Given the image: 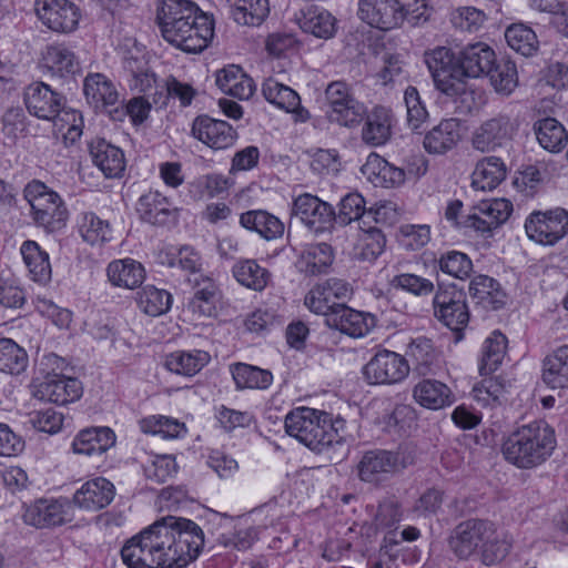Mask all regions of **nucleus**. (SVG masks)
Masks as SVG:
<instances>
[{
  "label": "nucleus",
  "mask_w": 568,
  "mask_h": 568,
  "mask_svg": "<svg viewBox=\"0 0 568 568\" xmlns=\"http://www.w3.org/2000/svg\"><path fill=\"white\" fill-rule=\"evenodd\" d=\"M70 508L68 499H39L26 509L23 520L37 528L60 526L70 520Z\"/></svg>",
  "instance_id": "obj_20"
},
{
  "label": "nucleus",
  "mask_w": 568,
  "mask_h": 568,
  "mask_svg": "<svg viewBox=\"0 0 568 568\" xmlns=\"http://www.w3.org/2000/svg\"><path fill=\"white\" fill-rule=\"evenodd\" d=\"M178 471L175 459L171 455L156 456L144 467V475L148 480L154 484H163L173 477Z\"/></svg>",
  "instance_id": "obj_60"
},
{
  "label": "nucleus",
  "mask_w": 568,
  "mask_h": 568,
  "mask_svg": "<svg viewBox=\"0 0 568 568\" xmlns=\"http://www.w3.org/2000/svg\"><path fill=\"white\" fill-rule=\"evenodd\" d=\"M409 373L406 358L395 352H377L364 366L365 379L373 385H390L402 382Z\"/></svg>",
  "instance_id": "obj_13"
},
{
  "label": "nucleus",
  "mask_w": 568,
  "mask_h": 568,
  "mask_svg": "<svg viewBox=\"0 0 568 568\" xmlns=\"http://www.w3.org/2000/svg\"><path fill=\"white\" fill-rule=\"evenodd\" d=\"M334 261L333 247L327 243H317L307 246L302 253L300 271L310 276L326 273Z\"/></svg>",
  "instance_id": "obj_43"
},
{
  "label": "nucleus",
  "mask_w": 568,
  "mask_h": 568,
  "mask_svg": "<svg viewBox=\"0 0 568 568\" xmlns=\"http://www.w3.org/2000/svg\"><path fill=\"white\" fill-rule=\"evenodd\" d=\"M20 251L31 278L40 284L48 283L51 280L49 254L34 241H26Z\"/></svg>",
  "instance_id": "obj_42"
},
{
  "label": "nucleus",
  "mask_w": 568,
  "mask_h": 568,
  "mask_svg": "<svg viewBox=\"0 0 568 568\" xmlns=\"http://www.w3.org/2000/svg\"><path fill=\"white\" fill-rule=\"evenodd\" d=\"M34 222L49 232L62 229L68 219V210L60 195L44 183L33 180L24 187Z\"/></svg>",
  "instance_id": "obj_8"
},
{
  "label": "nucleus",
  "mask_w": 568,
  "mask_h": 568,
  "mask_svg": "<svg viewBox=\"0 0 568 568\" xmlns=\"http://www.w3.org/2000/svg\"><path fill=\"white\" fill-rule=\"evenodd\" d=\"M232 273L241 285L256 292L263 291L271 280V273L260 266L255 260L236 262L233 265Z\"/></svg>",
  "instance_id": "obj_47"
},
{
  "label": "nucleus",
  "mask_w": 568,
  "mask_h": 568,
  "mask_svg": "<svg viewBox=\"0 0 568 568\" xmlns=\"http://www.w3.org/2000/svg\"><path fill=\"white\" fill-rule=\"evenodd\" d=\"M325 95L331 105V118L341 125L353 128L366 115V106L354 98L351 87L344 81L331 82Z\"/></svg>",
  "instance_id": "obj_12"
},
{
  "label": "nucleus",
  "mask_w": 568,
  "mask_h": 568,
  "mask_svg": "<svg viewBox=\"0 0 568 568\" xmlns=\"http://www.w3.org/2000/svg\"><path fill=\"white\" fill-rule=\"evenodd\" d=\"M358 18L373 28L392 30L407 22L410 27L419 26L429 19L425 0H359Z\"/></svg>",
  "instance_id": "obj_7"
},
{
  "label": "nucleus",
  "mask_w": 568,
  "mask_h": 568,
  "mask_svg": "<svg viewBox=\"0 0 568 568\" xmlns=\"http://www.w3.org/2000/svg\"><path fill=\"white\" fill-rule=\"evenodd\" d=\"M90 154L94 165L105 178H119L125 169L122 150L103 139H98L90 144Z\"/></svg>",
  "instance_id": "obj_30"
},
{
  "label": "nucleus",
  "mask_w": 568,
  "mask_h": 568,
  "mask_svg": "<svg viewBox=\"0 0 568 568\" xmlns=\"http://www.w3.org/2000/svg\"><path fill=\"white\" fill-rule=\"evenodd\" d=\"M28 354L11 338H0V372L19 375L28 366Z\"/></svg>",
  "instance_id": "obj_51"
},
{
  "label": "nucleus",
  "mask_w": 568,
  "mask_h": 568,
  "mask_svg": "<svg viewBox=\"0 0 568 568\" xmlns=\"http://www.w3.org/2000/svg\"><path fill=\"white\" fill-rule=\"evenodd\" d=\"M505 38L513 50L525 57H531L538 49L536 33L525 24L518 23L508 27Z\"/></svg>",
  "instance_id": "obj_54"
},
{
  "label": "nucleus",
  "mask_w": 568,
  "mask_h": 568,
  "mask_svg": "<svg viewBox=\"0 0 568 568\" xmlns=\"http://www.w3.org/2000/svg\"><path fill=\"white\" fill-rule=\"evenodd\" d=\"M240 224L246 230L256 232L267 241L278 239L284 233V223L277 216L264 210H252L242 213Z\"/></svg>",
  "instance_id": "obj_36"
},
{
  "label": "nucleus",
  "mask_w": 568,
  "mask_h": 568,
  "mask_svg": "<svg viewBox=\"0 0 568 568\" xmlns=\"http://www.w3.org/2000/svg\"><path fill=\"white\" fill-rule=\"evenodd\" d=\"M106 272L109 281L114 286L128 290L139 287L145 278L144 267L132 258L111 262Z\"/></svg>",
  "instance_id": "obj_38"
},
{
  "label": "nucleus",
  "mask_w": 568,
  "mask_h": 568,
  "mask_svg": "<svg viewBox=\"0 0 568 568\" xmlns=\"http://www.w3.org/2000/svg\"><path fill=\"white\" fill-rule=\"evenodd\" d=\"M556 447L554 429L537 420L513 432L504 442L501 452L507 462L518 468H534L546 462Z\"/></svg>",
  "instance_id": "obj_6"
},
{
  "label": "nucleus",
  "mask_w": 568,
  "mask_h": 568,
  "mask_svg": "<svg viewBox=\"0 0 568 568\" xmlns=\"http://www.w3.org/2000/svg\"><path fill=\"white\" fill-rule=\"evenodd\" d=\"M140 428L145 434L159 435L164 439L179 438L186 433L184 423L163 415L141 419Z\"/></svg>",
  "instance_id": "obj_52"
},
{
  "label": "nucleus",
  "mask_w": 568,
  "mask_h": 568,
  "mask_svg": "<svg viewBox=\"0 0 568 568\" xmlns=\"http://www.w3.org/2000/svg\"><path fill=\"white\" fill-rule=\"evenodd\" d=\"M136 303L139 308L150 316H159L169 311L171 294L153 285H146L138 292Z\"/></svg>",
  "instance_id": "obj_53"
},
{
  "label": "nucleus",
  "mask_w": 568,
  "mask_h": 568,
  "mask_svg": "<svg viewBox=\"0 0 568 568\" xmlns=\"http://www.w3.org/2000/svg\"><path fill=\"white\" fill-rule=\"evenodd\" d=\"M300 28L320 39H331L337 31L336 18L326 9L318 6H307L295 13Z\"/></svg>",
  "instance_id": "obj_24"
},
{
  "label": "nucleus",
  "mask_w": 568,
  "mask_h": 568,
  "mask_svg": "<svg viewBox=\"0 0 568 568\" xmlns=\"http://www.w3.org/2000/svg\"><path fill=\"white\" fill-rule=\"evenodd\" d=\"M474 210L486 215L496 229L505 223L513 212V204L506 199L481 201Z\"/></svg>",
  "instance_id": "obj_62"
},
{
  "label": "nucleus",
  "mask_w": 568,
  "mask_h": 568,
  "mask_svg": "<svg viewBox=\"0 0 568 568\" xmlns=\"http://www.w3.org/2000/svg\"><path fill=\"white\" fill-rule=\"evenodd\" d=\"M392 287L408 292L415 296H426L434 292V284L428 278L403 273L390 280Z\"/></svg>",
  "instance_id": "obj_59"
},
{
  "label": "nucleus",
  "mask_w": 568,
  "mask_h": 568,
  "mask_svg": "<svg viewBox=\"0 0 568 568\" xmlns=\"http://www.w3.org/2000/svg\"><path fill=\"white\" fill-rule=\"evenodd\" d=\"M286 433L318 454L337 452V458L346 455L344 439L333 428L325 412L310 407H297L285 417Z\"/></svg>",
  "instance_id": "obj_5"
},
{
  "label": "nucleus",
  "mask_w": 568,
  "mask_h": 568,
  "mask_svg": "<svg viewBox=\"0 0 568 568\" xmlns=\"http://www.w3.org/2000/svg\"><path fill=\"white\" fill-rule=\"evenodd\" d=\"M210 359V354L204 351H176L166 355L164 365L172 373L190 377L197 374Z\"/></svg>",
  "instance_id": "obj_41"
},
{
  "label": "nucleus",
  "mask_w": 568,
  "mask_h": 568,
  "mask_svg": "<svg viewBox=\"0 0 568 568\" xmlns=\"http://www.w3.org/2000/svg\"><path fill=\"white\" fill-rule=\"evenodd\" d=\"M193 284V296L187 303V308L200 317H212L216 314V304L221 298L216 283L203 275L189 280Z\"/></svg>",
  "instance_id": "obj_25"
},
{
  "label": "nucleus",
  "mask_w": 568,
  "mask_h": 568,
  "mask_svg": "<svg viewBox=\"0 0 568 568\" xmlns=\"http://www.w3.org/2000/svg\"><path fill=\"white\" fill-rule=\"evenodd\" d=\"M366 209L365 200L359 193H348L339 202V211L335 213V221L347 225L353 221L359 220L363 225H367L365 220Z\"/></svg>",
  "instance_id": "obj_55"
},
{
  "label": "nucleus",
  "mask_w": 568,
  "mask_h": 568,
  "mask_svg": "<svg viewBox=\"0 0 568 568\" xmlns=\"http://www.w3.org/2000/svg\"><path fill=\"white\" fill-rule=\"evenodd\" d=\"M365 122L362 128V140L371 146L385 144L392 135L393 116L389 109L375 106L371 112L366 111Z\"/></svg>",
  "instance_id": "obj_27"
},
{
  "label": "nucleus",
  "mask_w": 568,
  "mask_h": 568,
  "mask_svg": "<svg viewBox=\"0 0 568 568\" xmlns=\"http://www.w3.org/2000/svg\"><path fill=\"white\" fill-rule=\"evenodd\" d=\"M469 295L485 308L499 310L506 303V294L500 284L488 275L474 276L469 283Z\"/></svg>",
  "instance_id": "obj_33"
},
{
  "label": "nucleus",
  "mask_w": 568,
  "mask_h": 568,
  "mask_svg": "<svg viewBox=\"0 0 568 568\" xmlns=\"http://www.w3.org/2000/svg\"><path fill=\"white\" fill-rule=\"evenodd\" d=\"M79 232L82 239L91 245L103 243L108 240L110 234L109 223L101 220L94 213H84L80 225Z\"/></svg>",
  "instance_id": "obj_57"
},
{
  "label": "nucleus",
  "mask_w": 568,
  "mask_h": 568,
  "mask_svg": "<svg viewBox=\"0 0 568 568\" xmlns=\"http://www.w3.org/2000/svg\"><path fill=\"white\" fill-rule=\"evenodd\" d=\"M234 21L242 26H260L270 13L268 0H226Z\"/></svg>",
  "instance_id": "obj_44"
},
{
  "label": "nucleus",
  "mask_w": 568,
  "mask_h": 568,
  "mask_svg": "<svg viewBox=\"0 0 568 568\" xmlns=\"http://www.w3.org/2000/svg\"><path fill=\"white\" fill-rule=\"evenodd\" d=\"M376 325V317L371 313L359 312L348 307L345 303L337 305V308L328 315L331 328L357 338L367 335Z\"/></svg>",
  "instance_id": "obj_21"
},
{
  "label": "nucleus",
  "mask_w": 568,
  "mask_h": 568,
  "mask_svg": "<svg viewBox=\"0 0 568 568\" xmlns=\"http://www.w3.org/2000/svg\"><path fill=\"white\" fill-rule=\"evenodd\" d=\"M519 123L508 114L498 113L483 121L471 134V146L481 153L506 149L517 135Z\"/></svg>",
  "instance_id": "obj_9"
},
{
  "label": "nucleus",
  "mask_w": 568,
  "mask_h": 568,
  "mask_svg": "<svg viewBox=\"0 0 568 568\" xmlns=\"http://www.w3.org/2000/svg\"><path fill=\"white\" fill-rule=\"evenodd\" d=\"M293 214L314 233L331 229L335 221L334 207L310 193H304L294 200Z\"/></svg>",
  "instance_id": "obj_16"
},
{
  "label": "nucleus",
  "mask_w": 568,
  "mask_h": 568,
  "mask_svg": "<svg viewBox=\"0 0 568 568\" xmlns=\"http://www.w3.org/2000/svg\"><path fill=\"white\" fill-rule=\"evenodd\" d=\"M433 307L435 317L453 331H462L469 322L466 294L456 284H439Z\"/></svg>",
  "instance_id": "obj_10"
},
{
  "label": "nucleus",
  "mask_w": 568,
  "mask_h": 568,
  "mask_svg": "<svg viewBox=\"0 0 568 568\" xmlns=\"http://www.w3.org/2000/svg\"><path fill=\"white\" fill-rule=\"evenodd\" d=\"M362 242V260L374 261L384 252L386 237L378 227L367 226Z\"/></svg>",
  "instance_id": "obj_64"
},
{
  "label": "nucleus",
  "mask_w": 568,
  "mask_h": 568,
  "mask_svg": "<svg viewBox=\"0 0 568 568\" xmlns=\"http://www.w3.org/2000/svg\"><path fill=\"white\" fill-rule=\"evenodd\" d=\"M43 64L53 77L74 78L81 73V63L75 53L63 44L49 45L43 53Z\"/></svg>",
  "instance_id": "obj_29"
},
{
  "label": "nucleus",
  "mask_w": 568,
  "mask_h": 568,
  "mask_svg": "<svg viewBox=\"0 0 568 568\" xmlns=\"http://www.w3.org/2000/svg\"><path fill=\"white\" fill-rule=\"evenodd\" d=\"M83 92L89 104L95 110L105 111L116 106L119 94L113 83L101 73L90 74L83 83Z\"/></svg>",
  "instance_id": "obj_28"
},
{
  "label": "nucleus",
  "mask_w": 568,
  "mask_h": 568,
  "mask_svg": "<svg viewBox=\"0 0 568 568\" xmlns=\"http://www.w3.org/2000/svg\"><path fill=\"white\" fill-rule=\"evenodd\" d=\"M115 435L109 427H94L81 430L72 442L74 454L94 456L102 455L114 446Z\"/></svg>",
  "instance_id": "obj_31"
},
{
  "label": "nucleus",
  "mask_w": 568,
  "mask_h": 568,
  "mask_svg": "<svg viewBox=\"0 0 568 568\" xmlns=\"http://www.w3.org/2000/svg\"><path fill=\"white\" fill-rule=\"evenodd\" d=\"M439 270L458 280H465L470 276L473 271L471 260L462 252L449 251L444 253L438 260Z\"/></svg>",
  "instance_id": "obj_56"
},
{
  "label": "nucleus",
  "mask_w": 568,
  "mask_h": 568,
  "mask_svg": "<svg viewBox=\"0 0 568 568\" xmlns=\"http://www.w3.org/2000/svg\"><path fill=\"white\" fill-rule=\"evenodd\" d=\"M542 381L552 389L568 387V345L558 347L544 359Z\"/></svg>",
  "instance_id": "obj_40"
},
{
  "label": "nucleus",
  "mask_w": 568,
  "mask_h": 568,
  "mask_svg": "<svg viewBox=\"0 0 568 568\" xmlns=\"http://www.w3.org/2000/svg\"><path fill=\"white\" fill-rule=\"evenodd\" d=\"M409 364V371L419 376H426L434 372L437 363V354L429 338L417 337L412 341L404 356Z\"/></svg>",
  "instance_id": "obj_37"
},
{
  "label": "nucleus",
  "mask_w": 568,
  "mask_h": 568,
  "mask_svg": "<svg viewBox=\"0 0 568 568\" xmlns=\"http://www.w3.org/2000/svg\"><path fill=\"white\" fill-rule=\"evenodd\" d=\"M34 10L41 22L54 32L70 33L78 27L80 12L69 0H36Z\"/></svg>",
  "instance_id": "obj_15"
},
{
  "label": "nucleus",
  "mask_w": 568,
  "mask_h": 568,
  "mask_svg": "<svg viewBox=\"0 0 568 568\" xmlns=\"http://www.w3.org/2000/svg\"><path fill=\"white\" fill-rule=\"evenodd\" d=\"M24 103L30 114L42 120H55L64 111L65 97L44 82H34L24 91Z\"/></svg>",
  "instance_id": "obj_14"
},
{
  "label": "nucleus",
  "mask_w": 568,
  "mask_h": 568,
  "mask_svg": "<svg viewBox=\"0 0 568 568\" xmlns=\"http://www.w3.org/2000/svg\"><path fill=\"white\" fill-rule=\"evenodd\" d=\"M506 174L507 169L500 158L486 156L477 162L471 175V185L476 190L491 191L506 179Z\"/></svg>",
  "instance_id": "obj_35"
},
{
  "label": "nucleus",
  "mask_w": 568,
  "mask_h": 568,
  "mask_svg": "<svg viewBox=\"0 0 568 568\" xmlns=\"http://www.w3.org/2000/svg\"><path fill=\"white\" fill-rule=\"evenodd\" d=\"M136 212L142 221L152 225H165L176 219V207L173 202L159 191H149L141 195Z\"/></svg>",
  "instance_id": "obj_23"
},
{
  "label": "nucleus",
  "mask_w": 568,
  "mask_h": 568,
  "mask_svg": "<svg viewBox=\"0 0 568 568\" xmlns=\"http://www.w3.org/2000/svg\"><path fill=\"white\" fill-rule=\"evenodd\" d=\"M191 133L193 138L216 151L231 148L237 139V132L231 124L209 115L196 116Z\"/></svg>",
  "instance_id": "obj_18"
},
{
  "label": "nucleus",
  "mask_w": 568,
  "mask_h": 568,
  "mask_svg": "<svg viewBox=\"0 0 568 568\" xmlns=\"http://www.w3.org/2000/svg\"><path fill=\"white\" fill-rule=\"evenodd\" d=\"M150 110L151 103L144 97H136L125 106H114L109 110V115L114 121H123L126 115H130L134 124H141L148 119Z\"/></svg>",
  "instance_id": "obj_58"
},
{
  "label": "nucleus",
  "mask_w": 568,
  "mask_h": 568,
  "mask_svg": "<svg viewBox=\"0 0 568 568\" xmlns=\"http://www.w3.org/2000/svg\"><path fill=\"white\" fill-rule=\"evenodd\" d=\"M156 20L163 38L176 48L197 53L214 34V21L190 0H163Z\"/></svg>",
  "instance_id": "obj_3"
},
{
  "label": "nucleus",
  "mask_w": 568,
  "mask_h": 568,
  "mask_svg": "<svg viewBox=\"0 0 568 568\" xmlns=\"http://www.w3.org/2000/svg\"><path fill=\"white\" fill-rule=\"evenodd\" d=\"M339 303L332 301L331 296L320 285L313 287L305 296V305L307 308L325 317L326 325L328 324V315L333 313Z\"/></svg>",
  "instance_id": "obj_63"
},
{
  "label": "nucleus",
  "mask_w": 568,
  "mask_h": 568,
  "mask_svg": "<svg viewBox=\"0 0 568 568\" xmlns=\"http://www.w3.org/2000/svg\"><path fill=\"white\" fill-rule=\"evenodd\" d=\"M230 369L237 389H266L273 382V374L257 366L235 363Z\"/></svg>",
  "instance_id": "obj_45"
},
{
  "label": "nucleus",
  "mask_w": 568,
  "mask_h": 568,
  "mask_svg": "<svg viewBox=\"0 0 568 568\" xmlns=\"http://www.w3.org/2000/svg\"><path fill=\"white\" fill-rule=\"evenodd\" d=\"M216 85L225 94L240 100L250 99L255 90L253 80L237 65H230L217 71Z\"/></svg>",
  "instance_id": "obj_34"
},
{
  "label": "nucleus",
  "mask_w": 568,
  "mask_h": 568,
  "mask_svg": "<svg viewBox=\"0 0 568 568\" xmlns=\"http://www.w3.org/2000/svg\"><path fill=\"white\" fill-rule=\"evenodd\" d=\"M123 69L130 78V88L146 93L153 89L156 79L149 67V61L140 50L129 51L123 59Z\"/></svg>",
  "instance_id": "obj_32"
},
{
  "label": "nucleus",
  "mask_w": 568,
  "mask_h": 568,
  "mask_svg": "<svg viewBox=\"0 0 568 568\" xmlns=\"http://www.w3.org/2000/svg\"><path fill=\"white\" fill-rule=\"evenodd\" d=\"M525 230L536 243L554 245L568 232V212L561 207L532 212L526 220Z\"/></svg>",
  "instance_id": "obj_11"
},
{
  "label": "nucleus",
  "mask_w": 568,
  "mask_h": 568,
  "mask_svg": "<svg viewBox=\"0 0 568 568\" xmlns=\"http://www.w3.org/2000/svg\"><path fill=\"white\" fill-rule=\"evenodd\" d=\"M534 132L539 144L547 151L559 152L567 143L565 128L554 118H544L535 122Z\"/></svg>",
  "instance_id": "obj_46"
},
{
  "label": "nucleus",
  "mask_w": 568,
  "mask_h": 568,
  "mask_svg": "<svg viewBox=\"0 0 568 568\" xmlns=\"http://www.w3.org/2000/svg\"><path fill=\"white\" fill-rule=\"evenodd\" d=\"M397 466V454L384 449L368 450L357 464V475L362 481L378 485L388 479Z\"/></svg>",
  "instance_id": "obj_19"
},
{
  "label": "nucleus",
  "mask_w": 568,
  "mask_h": 568,
  "mask_svg": "<svg viewBox=\"0 0 568 568\" xmlns=\"http://www.w3.org/2000/svg\"><path fill=\"white\" fill-rule=\"evenodd\" d=\"M262 92L265 99L287 112H296L300 109V95L290 87L280 83L278 81L270 78L262 87Z\"/></svg>",
  "instance_id": "obj_50"
},
{
  "label": "nucleus",
  "mask_w": 568,
  "mask_h": 568,
  "mask_svg": "<svg viewBox=\"0 0 568 568\" xmlns=\"http://www.w3.org/2000/svg\"><path fill=\"white\" fill-rule=\"evenodd\" d=\"M506 336L497 331L485 339L479 363L480 375H489L499 367L506 354Z\"/></svg>",
  "instance_id": "obj_48"
},
{
  "label": "nucleus",
  "mask_w": 568,
  "mask_h": 568,
  "mask_svg": "<svg viewBox=\"0 0 568 568\" xmlns=\"http://www.w3.org/2000/svg\"><path fill=\"white\" fill-rule=\"evenodd\" d=\"M413 397L420 406L435 410L453 403L450 389L436 379H424L415 385Z\"/></svg>",
  "instance_id": "obj_39"
},
{
  "label": "nucleus",
  "mask_w": 568,
  "mask_h": 568,
  "mask_svg": "<svg viewBox=\"0 0 568 568\" xmlns=\"http://www.w3.org/2000/svg\"><path fill=\"white\" fill-rule=\"evenodd\" d=\"M495 60V51L484 42L468 44L457 57L445 47L426 54L435 87L449 97L466 94L465 79L486 75Z\"/></svg>",
  "instance_id": "obj_2"
},
{
  "label": "nucleus",
  "mask_w": 568,
  "mask_h": 568,
  "mask_svg": "<svg viewBox=\"0 0 568 568\" xmlns=\"http://www.w3.org/2000/svg\"><path fill=\"white\" fill-rule=\"evenodd\" d=\"M404 101L407 109V123L413 131L420 129L428 118V112L420 100L419 93L415 87H408L405 90Z\"/></svg>",
  "instance_id": "obj_61"
},
{
  "label": "nucleus",
  "mask_w": 568,
  "mask_h": 568,
  "mask_svg": "<svg viewBox=\"0 0 568 568\" xmlns=\"http://www.w3.org/2000/svg\"><path fill=\"white\" fill-rule=\"evenodd\" d=\"M83 387L79 379L60 373H47L44 381L36 386V398L57 405H65L82 396Z\"/></svg>",
  "instance_id": "obj_17"
},
{
  "label": "nucleus",
  "mask_w": 568,
  "mask_h": 568,
  "mask_svg": "<svg viewBox=\"0 0 568 568\" xmlns=\"http://www.w3.org/2000/svg\"><path fill=\"white\" fill-rule=\"evenodd\" d=\"M449 547L460 559L477 554L484 565L491 566L509 554L513 540L507 534H499L491 521L468 519L456 526Z\"/></svg>",
  "instance_id": "obj_4"
},
{
  "label": "nucleus",
  "mask_w": 568,
  "mask_h": 568,
  "mask_svg": "<svg viewBox=\"0 0 568 568\" xmlns=\"http://www.w3.org/2000/svg\"><path fill=\"white\" fill-rule=\"evenodd\" d=\"M203 546L204 532L196 523L165 516L128 539L121 558L128 568H184Z\"/></svg>",
  "instance_id": "obj_1"
},
{
  "label": "nucleus",
  "mask_w": 568,
  "mask_h": 568,
  "mask_svg": "<svg viewBox=\"0 0 568 568\" xmlns=\"http://www.w3.org/2000/svg\"><path fill=\"white\" fill-rule=\"evenodd\" d=\"M486 77L489 78L495 91L503 95H509L518 85L516 64L508 59H496Z\"/></svg>",
  "instance_id": "obj_49"
},
{
  "label": "nucleus",
  "mask_w": 568,
  "mask_h": 568,
  "mask_svg": "<svg viewBox=\"0 0 568 568\" xmlns=\"http://www.w3.org/2000/svg\"><path fill=\"white\" fill-rule=\"evenodd\" d=\"M460 139L459 120L449 118L442 120L425 134L423 145L430 154H444L453 150Z\"/></svg>",
  "instance_id": "obj_26"
},
{
  "label": "nucleus",
  "mask_w": 568,
  "mask_h": 568,
  "mask_svg": "<svg viewBox=\"0 0 568 568\" xmlns=\"http://www.w3.org/2000/svg\"><path fill=\"white\" fill-rule=\"evenodd\" d=\"M115 496L114 485L103 477L85 481L73 495L72 503L81 509L98 511L109 506Z\"/></svg>",
  "instance_id": "obj_22"
}]
</instances>
